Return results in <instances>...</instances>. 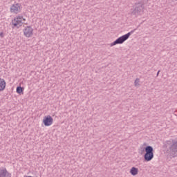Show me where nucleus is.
I'll list each match as a JSON object with an SVG mask.
<instances>
[{"label":"nucleus","instance_id":"f257e3e1","mask_svg":"<svg viewBox=\"0 0 177 177\" xmlns=\"http://www.w3.org/2000/svg\"><path fill=\"white\" fill-rule=\"evenodd\" d=\"M133 32H135V30H131L126 35L118 37L115 41L110 44L111 46H114L118 44H124V42H125V41H127V39H128V38H129V37H131V34H133Z\"/></svg>","mask_w":177,"mask_h":177},{"label":"nucleus","instance_id":"f03ea898","mask_svg":"<svg viewBox=\"0 0 177 177\" xmlns=\"http://www.w3.org/2000/svg\"><path fill=\"white\" fill-rule=\"evenodd\" d=\"M145 12V6L143 3H136L134 9L131 11L133 16H138L139 15H143Z\"/></svg>","mask_w":177,"mask_h":177},{"label":"nucleus","instance_id":"7ed1b4c3","mask_svg":"<svg viewBox=\"0 0 177 177\" xmlns=\"http://www.w3.org/2000/svg\"><path fill=\"white\" fill-rule=\"evenodd\" d=\"M26 20L24 18H23V16H17L14 19L12 20L11 24L12 28H20L23 26V21L22 20Z\"/></svg>","mask_w":177,"mask_h":177},{"label":"nucleus","instance_id":"20e7f679","mask_svg":"<svg viewBox=\"0 0 177 177\" xmlns=\"http://www.w3.org/2000/svg\"><path fill=\"white\" fill-rule=\"evenodd\" d=\"M21 10V5H20V3H15L11 6V8H10L11 13H15V15H17V13L20 12Z\"/></svg>","mask_w":177,"mask_h":177},{"label":"nucleus","instance_id":"39448f33","mask_svg":"<svg viewBox=\"0 0 177 177\" xmlns=\"http://www.w3.org/2000/svg\"><path fill=\"white\" fill-rule=\"evenodd\" d=\"M34 32V29L31 26H26L24 29V35L27 38H30V37H32V32Z\"/></svg>","mask_w":177,"mask_h":177},{"label":"nucleus","instance_id":"423d86ee","mask_svg":"<svg viewBox=\"0 0 177 177\" xmlns=\"http://www.w3.org/2000/svg\"><path fill=\"white\" fill-rule=\"evenodd\" d=\"M43 124H44L45 127H50V125L53 124V118H52V116H45L43 120Z\"/></svg>","mask_w":177,"mask_h":177},{"label":"nucleus","instance_id":"0eeeda50","mask_svg":"<svg viewBox=\"0 0 177 177\" xmlns=\"http://www.w3.org/2000/svg\"><path fill=\"white\" fill-rule=\"evenodd\" d=\"M170 153L173 156H177V141L173 142V143L169 147Z\"/></svg>","mask_w":177,"mask_h":177},{"label":"nucleus","instance_id":"6e6552de","mask_svg":"<svg viewBox=\"0 0 177 177\" xmlns=\"http://www.w3.org/2000/svg\"><path fill=\"white\" fill-rule=\"evenodd\" d=\"M0 177H12V174L9 173L6 168H0Z\"/></svg>","mask_w":177,"mask_h":177},{"label":"nucleus","instance_id":"1a4fd4ad","mask_svg":"<svg viewBox=\"0 0 177 177\" xmlns=\"http://www.w3.org/2000/svg\"><path fill=\"white\" fill-rule=\"evenodd\" d=\"M145 151V154H154V149H153V147L148 145L145 148H144Z\"/></svg>","mask_w":177,"mask_h":177},{"label":"nucleus","instance_id":"9d476101","mask_svg":"<svg viewBox=\"0 0 177 177\" xmlns=\"http://www.w3.org/2000/svg\"><path fill=\"white\" fill-rule=\"evenodd\" d=\"M154 158V153H145L144 155V159L149 162L151 161V159Z\"/></svg>","mask_w":177,"mask_h":177},{"label":"nucleus","instance_id":"9b49d317","mask_svg":"<svg viewBox=\"0 0 177 177\" xmlns=\"http://www.w3.org/2000/svg\"><path fill=\"white\" fill-rule=\"evenodd\" d=\"M6 88V82L5 80L0 78V91H5Z\"/></svg>","mask_w":177,"mask_h":177},{"label":"nucleus","instance_id":"f8f14e48","mask_svg":"<svg viewBox=\"0 0 177 177\" xmlns=\"http://www.w3.org/2000/svg\"><path fill=\"white\" fill-rule=\"evenodd\" d=\"M130 174L133 176H136V175H138V174H139V169H138L135 167H131L130 169Z\"/></svg>","mask_w":177,"mask_h":177},{"label":"nucleus","instance_id":"ddd939ff","mask_svg":"<svg viewBox=\"0 0 177 177\" xmlns=\"http://www.w3.org/2000/svg\"><path fill=\"white\" fill-rule=\"evenodd\" d=\"M140 82V79L136 78L134 82V86H140V84H139Z\"/></svg>","mask_w":177,"mask_h":177},{"label":"nucleus","instance_id":"4468645a","mask_svg":"<svg viewBox=\"0 0 177 177\" xmlns=\"http://www.w3.org/2000/svg\"><path fill=\"white\" fill-rule=\"evenodd\" d=\"M23 91H24V88L21 86L17 87V93H22Z\"/></svg>","mask_w":177,"mask_h":177},{"label":"nucleus","instance_id":"2eb2a0df","mask_svg":"<svg viewBox=\"0 0 177 177\" xmlns=\"http://www.w3.org/2000/svg\"><path fill=\"white\" fill-rule=\"evenodd\" d=\"M5 37V35L3 34V32H0V38H3Z\"/></svg>","mask_w":177,"mask_h":177},{"label":"nucleus","instance_id":"dca6fc26","mask_svg":"<svg viewBox=\"0 0 177 177\" xmlns=\"http://www.w3.org/2000/svg\"><path fill=\"white\" fill-rule=\"evenodd\" d=\"M159 74H160V71H158L156 76L158 77Z\"/></svg>","mask_w":177,"mask_h":177}]
</instances>
